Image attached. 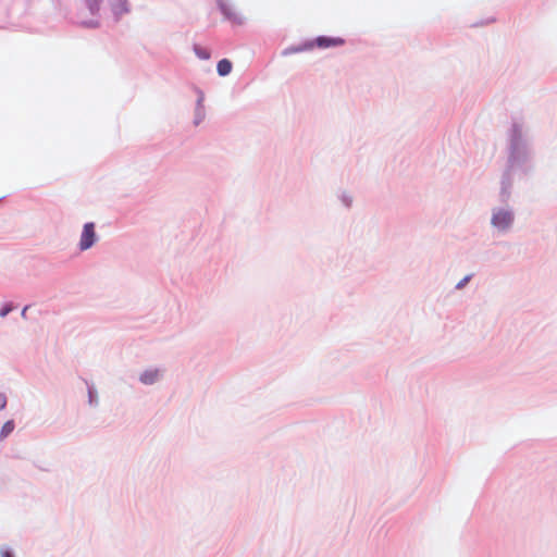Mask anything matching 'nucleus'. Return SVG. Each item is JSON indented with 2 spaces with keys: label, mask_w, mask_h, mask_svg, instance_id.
<instances>
[{
  "label": "nucleus",
  "mask_w": 557,
  "mask_h": 557,
  "mask_svg": "<svg viewBox=\"0 0 557 557\" xmlns=\"http://www.w3.org/2000/svg\"><path fill=\"white\" fill-rule=\"evenodd\" d=\"M96 240L95 224L86 223L81 235L79 247L82 250L89 249Z\"/></svg>",
  "instance_id": "nucleus-1"
},
{
  "label": "nucleus",
  "mask_w": 557,
  "mask_h": 557,
  "mask_svg": "<svg viewBox=\"0 0 557 557\" xmlns=\"http://www.w3.org/2000/svg\"><path fill=\"white\" fill-rule=\"evenodd\" d=\"M344 44L345 40L339 37L320 36L313 42L307 44L306 49H311L314 46H317L318 48L325 49L330 47L343 46Z\"/></svg>",
  "instance_id": "nucleus-2"
},
{
  "label": "nucleus",
  "mask_w": 557,
  "mask_h": 557,
  "mask_svg": "<svg viewBox=\"0 0 557 557\" xmlns=\"http://www.w3.org/2000/svg\"><path fill=\"white\" fill-rule=\"evenodd\" d=\"M512 222V215L508 211L500 210L493 215L492 223L499 228H507Z\"/></svg>",
  "instance_id": "nucleus-3"
},
{
  "label": "nucleus",
  "mask_w": 557,
  "mask_h": 557,
  "mask_svg": "<svg viewBox=\"0 0 557 557\" xmlns=\"http://www.w3.org/2000/svg\"><path fill=\"white\" fill-rule=\"evenodd\" d=\"M218 73L221 76H225L231 73L232 71V63L227 59H222L218 62L216 65Z\"/></svg>",
  "instance_id": "nucleus-4"
},
{
  "label": "nucleus",
  "mask_w": 557,
  "mask_h": 557,
  "mask_svg": "<svg viewBox=\"0 0 557 557\" xmlns=\"http://www.w3.org/2000/svg\"><path fill=\"white\" fill-rule=\"evenodd\" d=\"M159 376L158 370H148L140 375V381L145 384H152Z\"/></svg>",
  "instance_id": "nucleus-5"
},
{
  "label": "nucleus",
  "mask_w": 557,
  "mask_h": 557,
  "mask_svg": "<svg viewBox=\"0 0 557 557\" xmlns=\"http://www.w3.org/2000/svg\"><path fill=\"white\" fill-rule=\"evenodd\" d=\"M112 11L115 15H121L127 11L126 0H111Z\"/></svg>",
  "instance_id": "nucleus-6"
},
{
  "label": "nucleus",
  "mask_w": 557,
  "mask_h": 557,
  "mask_svg": "<svg viewBox=\"0 0 557 557\" xmlns=\"http://www.w3.org/2000/svg\"><path fill=\"white\" fill-rule=\"evenodd\" d=\"M15 424L13 420L7 421L0 431V440L2 441L8 437L13 432Z\"/></svg>",
  "instance_id": "nucleus-7"
},
{
  "label": "nucleus",
  "mask_w": 557,
  "mask_h": 557,
  "mask_svg": "<svg viewBox=\"0 0 557 557\" xmlns=\"http://www.w3.org/2000/svg\"><path fill=\"white\" fill-rule=\"evenodd\" d=\"M219 5L226 18H228L231 21H237L236 13L232 10V8L228 4H226L224 2H220Z\"/></svg>",
  "instance_id": "nucleus-8"
},
{
  "label": "nucleus",
  "mask_w": 557,
  "mask_h": 557,
  "mask_svg": "<svg viewBox=\"0 0 557 557\" xmlns=\"http://www.w3.org/2000/svg\"><path fill=\"white\" fill-rule=\"evenodd\" d=\"M89 11L95 14L98 13L103 0H85Z\"/></svg>",
  "instance_id": "nucleus-9"
},
{
  "label": "nucleus",
  "mask_w": 557,
  "mask_h": 557,
  "mask_svg": "<svg viewBox=\"0 0 557 557\" xmlns=\"http://www.w3.org/2000/svg\"><path fill=\"white\" fill-rule=\"evenodd\" d=\"M195 52L196 54L200 58V59H209L210 58V53L209 51H207L206 49L201 48V47H198L196 46L195 47Z\"/></svg>",
  "instance_id": "nucleus-10"
},
{
  "label": "nucleus",
  "mask_w": 557,
  "mask_h": 557,
  "mask_svg": "<svg viewBox=\"0 0 557 557\" xmlns=\"http://www.w3.org/2000/svg\"><path fill=\"white\" fill-rule=\"evenodd\" d=\"M471 276L468 275L466 277H463L458 284H457V288H462L469 281H470Z\"/></svg>",
  "instance_id": "nucleus-11"
},
{
  "label": "nucleus",
  "mask_w": 557,
  "mask_h": 557,
  "mask_svg": "<svg viewBox=\"0 0 557 557\" xmlns=\"http://www.w3.org/2000/svg\"><path fill=\"white\" fill-rule=\"evenodd\" d=\"M11 310H12V308L10 306L3 307L0 310V317L4 318Z\"/></svg>",
  "instance_id": "nucleus-12"
},
{
  "label": "nucleus",
  "mask_w": 557,
  "mask_h": 557,
  "mask_svg": "<svg viewBox=\"0 0 557 557\" xmlns=\"http://www.w3.org/2000/svg\"><path fill=\"white\" fill-rule=\"evenodd\" d=\"M7 405V397L3 394H0V410H2Z\"/></svg>",
  "instance_id": "nucleus-13"
},
{
  "label": "nucleus",
  "mask_w": 557,
  "mask_h": 557,
  "mask_svg": "<svg viewBox=\"0 0 557 557\" xmlns=\"http://www.w3.org/2000/svg\"><path fill=\"white\" fill-rule=\"evenodd\" d=\"M1 557H12V555L8 549H3L1 550Z\"/></svg>",
  "instance_id": "nucleus-14"
},
{
  "label": "nucleus",
  "mask_w": 557,
  "mask_h": 557,
  "mask_svg": "<svg viewBox=\"0 0 557 557\" xmlns=\"http://www.w3.org/2000/svg\"><path fill=\"white\" fill-rule=\"evenodd\" d=\"M28 309V306H26L23 310H22V317L23 318H26V311Z\"/></svg>",
  "instance_id": "nucleus-15"
}]
</instances>
